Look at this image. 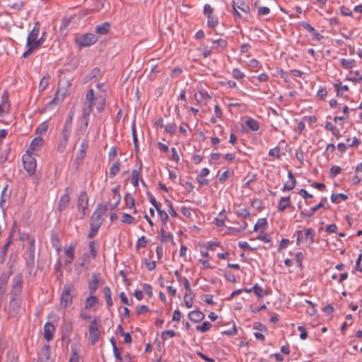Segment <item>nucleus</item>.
Wrapping results in <instances>:
<instances>
[{
  "mask_svg": "<svg viewBox=\"0 0 362 362\" xmlns=\"http://www.w3.org/2000/svg\"><path fill=\"white\" fill-rule=\"evenodd\" d=\"M238 233H240L238 228L229 227L227 228L225 233L231 235H236Z\"/></svg>",
  "mask_w": 362,
  "mask_h": 362,
  "instance_id": "nucleus-56",
  "label": "nucleus"
},
{
  "mask_svg": "<svg viewBox=\"0 0 362 362\" xmlns=\"http://www.w3.org/2000/svg\"><path fill=\"white\" fill-rule=\"evenodd\" d=\"M49 76H45L41 79L40 84H39V90L40 91H43L47 88V86L49 84Z\"/></svg>",
  "mask_w": 362,
  "mask_h": 362,
  "instance_id": "nucleus-37",
  "label": "nucleus"
},
{
  "mask_svg": "<svg viewBox=\"0 0 362 362\" xmlns=\"http://www.w3.org/2000/svg\"><path fill=\"white\" fill-rule=\"evenodd\" d=\"M98 40L95 35L93 33H85L75 37V42L80 47H90L95 44Z\"/></svg>",
  "mask_w": 362,
  "mask_h": 362,
  "instance_id": "nucleus-5",
  "label": "nucleus"
},
{
  "mask_svg": "<svg viewBox=\"0 0 362 362\" xmlns=\"http://www.w3.org/2000/svg\"><path fill=\"white\" fill-rule=\"evenodd\" d=\"M99 320L98 318L93 319L89 325V338L93 344H94L98 339L100 336Z\"/></svg>",
  "mask_w": 362,
  "mask_h": 362,
  "instance_id": "nucleus-8",
  "label": "nucleus"
},
{
  "mask_svg": "<svg viewBox=\"0 0 362 362\" xmlns=\"http://www.w3.org/2000/svg\"><path fill=\"white\" fill-rule=\"evenodd\" d=\"M22 277L21 275H16L12 280V288L11 298H21Z\"/></svg>",
  "mask_w": 362,
  "mask_h": 362,
  "instance_id": "nucleus-7",
  "label": "nucleus"
},
{
  "mask_svg": "<svg viewBox=\"0 0 362 362\" xmlns=\"http://www.w3.org/2000/svg\"><path fill=\"white\" fill-rule=\"evenodd\" d=\"M158 213L161 221L165 224L168 221L169 215L165 211L161 210L160 209H158Z\"/></svg>",
  "mask_w": 362,
  "mask_h": 362,
  "instance_id": "nucleus-40",
  "label": "nucleus"
},
{
  "mask_svg": "<svg viewBox=\"0 0 362 362\" xmlns=\"http://www.w3.org/2000/svg\"><path fill=\"white\" fill-rule=\"evenodd\" d=\"M341 198L342 199H347V197L346 195L342 194V193H339V194H332L331 196V201L333 203H338L339 202V199Z\"/></svg>",
  "mask_w": 362,
  "mask_h": 362,
  "instance_id": "nucleus-41",
  "label": "nucleus"
},
{
  "mask_svg": "<svg viewBox=\"0 0 362 362\" xmlns=\"http://www.w3.org/2000/svg\"><path fill=\"white\" fill-rule=\"evenodd\" d=\"M139 180V173L136 170L132 172V182L134 186H137Z\"/></svg>",
  "mask_w": 362,
  "mask_h": 362,
  "instance_id": "nucleus-62",
  "label": "nucleus"
},
{
  "mask_svg": "<svg viewBox=\"0 0 362 362\" xmlns=\"http://www.w3.org/2000/svg\"><path fill=\"white\" fill-rule=\"evenodd\" d=\"M253 292L258 298H262L266 295H267V291L257 284H255L253 286Z\"/></svg>",
  "mask_w": 362,
  "mask_h": 362,
  "instance_id": "nucleus-26",
  "label": "nucleus"
},
{
  "mask_svg": "<svg viewBox=\"0 0 362 362\" xmlns=\"http://www.w3.org/2000/svg\"><path fill=\"white\" fill-rule=\"evenodd\" d=\"M79 349L76 346H71V353L69 362H79Z\"/></svg>",
  "mask_w": 362,
  "mask_h": 362,
  "instance_id": "nucleus-20",
  "label": "nucleus"
},
{
  "mask_svg": "<svg viewBox=\"0 0 362 362\" xmlns=\"http://www.w3.org/2000/svg\"><path fill=\"white\" fill-rule=\"evenodd\" d=\"M267 224V221L265 218H259L257 220L256 224L254 226L255 230H259L260 229L264 230Z\"/></svg>",
  "mask_w": 362,
  "mask_h": 362,
  "instance_id": "nucleus-30",
  "label": "nucleus"
},
{
  "mask_svg": "<svg viewBox=\"0 0 362 362\" xmlns=\"http://www.w3.org/2000/svg\"><path fill=\"white\" fill-rule=\"evenodd\" d=\"M207 24L210 28H215L218 25V20L214 17H208Z\"/></svg>",
  "mask_w": 362,
  "mask_h": 362,
  "instance_id": "nucleus-51",
  "label": "nucleus"
},
{
  "mask_svg": "<svg viewBox=\"0 0 362 362\" xmlns=\"http://www.w3.org/2000/svg\"><path fill=\"white\" fill-rule=\"evenodd\" d=\"M211 325L209 322H204L201 325L197 326L196 329L200 332H206L210 329Z\"/></svg>",
  "mask_w": 362,
  "mask_h": 362,
  "instance_id": "nucleus-33",
  "label": "nucleus"
},
{
  "mask_svg": "<svg viewBox=\"0 0 362 362\" xmlns=\"http://www.w3.org/2000/svg\"><path fill=\"white\" fill-rule=\"evenodd\" d=\"M165 131L169 134H173L175 131V124L173 123L167 124Z\"/></svg>",
  "mask_w": 362,
  "mask_h": 362,
  "instance_id": "nucleus-61",
  "label": "nucleus"
},
{
  "mask_svg": "<svg viewBox=\"0 0 362 362\" xmlns=\"http://www.w3.org/2000/svg\"><path fill=\"white\" fill-rule=\"evenodd\" d=\"M270 12V10L268 7L261 6L258 8V14L260 16H266L268 15Z\"/></svg>",
  "mask_w": 362,
  "mask_h": 362,
  "instance_id": "nucleus-57",
  "label": "nucleus"
},
{
  "mask_svg": "<svg viewBox=\"0 0 362 362\" xmlns=\"http://www.w3.org/2000/svg\"><path fill=\"white\" fill-rule=\"evenodd\" d=\"M69 137H66V136H62V139L60 140L59 143V145H58V147H57V151H59V152H63L66 147V145H67V142H68V140H69Z\"/></svg>",
  "mask_w": 362,
  "mask_h": 362,
  "instance_id": "nucleus-32",
  "label": "nucleus"
},
{
  "mask_svg": "<svg viewBox=\"0 0 362 362\" xmlns=\"http://www.w3.org/2000/svg\"><path fill=\"white\" fill-rule=\"evenodd\" d=\"M145 264H146V268L149 271L153 270L155 269V267H156V262L154 261H152V260H147V259H146L145 260Z\"/></svg>",
  "mask_w": 362,
  "mask_h": 362,
  "instance_id": "nucleus-60",
  "label": "nucleus"
},
{
  "mask_svg": "<svg viewBox=\"0 0 362 362\" xmlns=\"http://www.w3.org/2000/svg\"><path fill=\"white\" fill-rule=\"evenodd\" d=\"M44 143V139L41 136H36L31 141L30 146L26 152L36 156L42 149Z\"/></svg>",
  "mask_w": 362,
  "mask_h": 362,
  "instance_id": "nucleus-9",
  "label": "nucleus"
},
{
  "mask_svg": "<svg viewBox=\"0 0 362 362\" xmlns=\"http://www.w3.org/2000/svg\"><path fill=\"white\" fill-rule=\"evenodd\" d=\"M10 110V105L8 103V98L6 95L2 97L1 103H0V121L3 119L5 115L8 114Z\"/></svg>",
  "mask_w": 362,
  "mask_h": 362,
  "instance_id": "nucleus-12",
  "label": "nucleus"
},
{
  "mask_svg": "<svg viewBox=\"0 0 362 362\" xmlns=\"http://www.w3.org/2000/svg\"><path fill=\"white\" fill-rule=\"evenodd\" d=\"M188 316L190 320L194 322H199L204 318V314L199 310L191 311Z\"/></svg>",
  "mask_w": 362,
  "mask_h": 362,
  "instance_id": "nucleus-18",
  "label": "nucleus"
},
{
  "mask_svg": "<svg viewBox=\"0 0 362 362\" xmlns=\"http://www.w3.org/2000/svg\"><path fill=\"white\" fill-rule=\"evenodd\" d=\"M71 131V125L65 123L64 125L63 131H62V136L69 137Z\"/></svg>",
  "mask_w": 362,
  "mask_h": 362,
  "instance_id": "nucleus-48",
  "label": "nucleus"
},
{
  "mask_svg": "<svg viewBox=\"0 0 362 362\" xmlns=\"http://www.w3.org/2000/svg\"><path fill=\"white\" fill-rule=\"evenodd\" d=\"M33 156L26 152L22 156L23 168L30 175L35 174L36 170L37 163Z\"/></svg>",
  "mask_w": 362,
  "mask_h": 362,
  "instance_id": "nucleus-4",
  "label": "nucleus"
},
{
  "mask_svg": "<svg viewBox=\"0 0 362 362\" xmlns=\"http://www.w3.org/2000/svg\"><path fill=\"white\" fill-rule=\"evenodd\" d=\"M91 223H95V225H98L100 227L102 223L101 216L99 212L95 211L91 216Z\"/></svg>",
  "mask_w": 362,
  "mask_h": 362,
  "instance_id": "nucleus-35",
  "label": "nucleus"
},
{
  "mask_svg": "<svg viewBox=\"0 0 362 362\" xmlns=\"http://www.w3.org/2000/svg\"><path fill=\"white\" fill-rule=\"evenodd\" d=\"M185 304L187 308H190L193 305V298L191 295L186 293L184 296Z\"/></svg>",
  "mask_w": 362,
  "mask_h": 362,
  "instance_id": "nucleus-42",
  "label": "nucleus"
},
{
  "mask_svg": "<svg viewBox=\"0 0 362 362\" xmlns=\"http://www.w3.org/2000/svg\"><path fill=\"white\" fill-rule=\"evenodd\" d=\"M298 330L300 332V338L302 340L306 339L307 337H308V334H307V332H306L305 327H303V326H298Z\"/></svg>",
  "mask_w": 362,
  "mask_h": 362,
  "instance_id": "nucleus-53",
  "label": "nucleus"
},
{
  "mask_svg": "<svg viewBox=\"0 0 362 362\" xmlns=\"http://www.w3.org/2000/svg\"><path fill=\"white\" fill-rule=\"evenodd\" d=\"M98 287V281L97 276L93 275L90 280L88 288L91 293H94Z\"/></svg>",
  "mask_w": 362,
  "mask_h": 362,
  "instance_id": "nucleus-27",
  "label": "nucleus"
},
{
  "mask_svg": "<svg viewBox=\"0 0 362 362\" xmlns=\"http://www.w3.org/2000/svg\"><path fill=\"white\" fill-rule=\"evenodd\" d=\"M74 288L71 284H66L62 291L60 296V306L65 308L71 305L73 301V292Z\"/></svg>",
  "mask_w": 362,
  "mask_h": 362,
  "instance_id": "nucleus-3",
  "label": "nucleus"
},
{
  "mask_svg": "<svg viewBox=\"0 0 362 362\" xmlns=\"http://www.w3.org/2000/svg\"><path fill=\"white\" fill-rule=\"evenodd\" d=\"M340 12L341 15L345 16H351L352 15V11L345 6H341L340 8Z\"/></svg>",
  "mask_w": 362,
  "mask_h": 362,
  "instance_id": "nucleus-58",
  "label": "nucleus"
},
{
  "mask_svg": "<svg viewBox=\"0 0 362 362\" xmlns=\"http://www.w3.org/2000/svg\"><path fill=\"white\" fill-rule=\"evenodd\" d=\"M223 212L224 211H221L219 214L220 217H217L214 220L215 224L218 227L223 226L224 225L226 217L223 216Z\"/></svg>",
  "mask_w": 362,
  "mask_h": 362,
  "instance_id": "nucleus-39",
  "label": "nucleus"
},
{
  "mask_svg": "<svg viewBox=\"0 0 362 362\" xmlns=\"http://www.w3.org/2000/svg\"><path fill=\"white\" fill-rule=\"evenodd\" d=\"M50 347L48 344L45 345L40 352V359L47 361L49 358Z\"/></svg>",
  "mask_w": 362,
  "mask_h": 362,
  "instance_id": "nucleus-25",
  "label": "nucleus"
},
{
  "mask_svg": "<svg viewBox=\"0 0 362 362\" xmlns=\"http://www.w3.org/2000/svg\"><path fill=\"white\" fill-rule=\"evenodd\" d=\"M341 66L346 69H352L355 64L356 62L353 59H340Z\"/></svg>",
  "mask_w": 362,
  "mask_h": 362,
  "instance_id": "nucleus-24",
  "label": "nucleus"
},
{
  "mask_svg": "<svg viewBox=\"0 0 362 362\" xmlns=\"http://www.w3.org/2000/svg\"><path fill=\"white\" fill-rule=\"evenodd\" d=\"M40 33V23L37 21L35 23V25L33 30L30 32L27 37V41L25 45L26 51L23 53V57H27L30 54L33 53V52L38 47H40L44 42L43 36L45 33L42 34V36L40 38H38V35Z\"/></svg>",
  "mask_w": 362,
  "mask_h": 362,
  "instance_id": "nucleus-1",
  "label": "nucleus"
},
{
  "mask_svg": "<svg viewBox=\"0 0 362 362\" xmlns=\"http://www.w3.org/2000/svg\"><path fill=\"white\" fill-rule=\"evenodd\" d=\"M89 248L91 255L95 257L97 255V250L95 247V243L94 241H92L89 244Z\"/></svg>",
  "mask_w": 362,
  "mask_h": 362,
  "instance_id": "nucleus-59",
  "label": "nucleus"
},
{
  "mask_svg": "<svg viewBox=\"0 0 362 362\" xmlns=\"http://www.w3.org/2000/svg\"><path fill=\"white\" fill-rule=\"evenodd\" d=\"M236 214L238 216H241L243 218H247L250 216V211L245 208L240 209L236 211Z\"/></svg>",
  "mask_w": 362,
  "mask_h": 362,
  "instance_id": "nucleus-46",
  "label": "nucleus"
},
{
  "mask_svg": "<svg viewBox=\"0 0 362 362\" xmlns=\"http://www.w3.org/2000/svg\"><path fill=\"white\" fill-rule=\"evenodd\" d=\"M176 335V333L173 330H165L162 332L161 338L163 341H166L170 338H173Z\"/></svg>",
  "mask_w": 362,
  "mask_h": 362,
  "instance_id": "nucleus-34",
  "label": "nucleus"
},
{
  "mask_svg": "<svg viewBox=\"0 0 362 362\" xmlns=\"http://www.w3.org/2000/svg\"><path fill=\"white\" fill-rule=\"evenodd\" d=\"M213 13V8L209 4H206L204 6V13L208 17H211Z\"/></svg>",
  "mask_w": 362,
  "mask_h": 362,
  "instance_id": "nucleus-52",
  "label": "nucleus"
},
{
  "mask_svg": "<svg viewBox=\"0 0 362 362\" xmlns=\"http://www.w3.org/2000/svg\"><path fill=\"white\" fill-rule=\"evenodd\" d=\"M143 290L149 296H151L153 294L152 286L148 284H144L143 285Z\"/></svg>",
  "mask_w": 362,
  "mask_h": 362,
  "instance_id": "nucleus-63",
  "label": "nucleus"
},
{
  "mask_svg": "<svg viewBox=\"0 0 362 362\" xmlns=\"http://www.w3.org/2000/svg\"><path fill=\"white\" fill-rule=\"evenodd\" d=\"M98 303V298L93 295H90L87 298L85 302L86 309H89Z\"/></svg>",
  "mask_w": 362,
  "mask_h": 362,
  "instance_id": "nucleus-28",
  "label": "nucleus"
},
{
  "mask_svg": "<svg viewBox=\"0 0 362 362\" xmlns=\"http://www.w3.org/2000/svg\"><path fill=\"white\" fill-rule=\"evenodd\" d=\"M69 201L70 197L68 193H65L62 195L58 203V209L59 211L64 210L67 206Z\"/></svg>",
  "mask_w": 362,
  "mask_h": 362,
  "instance_id": "nucleus-19",
  "label": "nucleus"
},
{
  "mask_svg": "<svg viewBox=\"0 0 362 362\" xmlns=\"http://www.w3.org/2000/svg\"><path fill=\"white\" fill-rule=\"evenodd\" d=\"M122 221L124 223L131 224L134 222V218L128 214L122 215Z\"/></svg>",
  "mask_w": 362,
  "mask_h": 362,
  "instance_id": "nucleus-43",
  "label": "nucleus"
},
{
  "mask_svg": "<svg viewBox=\"0 0 362 362\" xmlns=\"http://www.w3.org/2000/svg\"><path fill=\"white\" fill-rule=\"evenodd\" d=\"M21 305V298H11V300L9 303L10 315H16L20 310Z\"/></svg>",
  "mask_w": 362,
  "mask_h": 362,
  "instance_id": "nucleus-11",
  "label": "nucleus"
},
{
  "mask_svg": "<svg viewBox=\"0 0 362 362\" xmlns=\"http://www.w3.org/2000/svg\"><path fill=\"white\" fill-rule=\"evenodd\" d=\"M64 262L66 264H71L74 259V247L73 245H69L64 250Z\"/></svg>",
  "mask_w": 362,
  "mask_h": 362,
  "instance_id": "nucleus-14",
  "label": "nucleus"
},
{
  "mask_svg": "<svg viewBox=\"0 0 362 362\" xmlns=\"http://www.w3.org/2000/svg\"><path fill=\"white\" fill-rule=\"evenodd\" d=\"M47 129H48L47 123L42 122L37 127L35 132L38 135H43L46 133Z\"/></svg>",
  "mask_w": 362,
  "mask_h": 362,
  "instance_id": "nucleus-31",
  "label": "nucleus"
},
{
  "mask_svg": "<svg viewBox=\"0 0 362 362\" xmlns=\"http://www.w3.org/2000/svg\"><path fill=\"white\" fill-rule=\"evenodd\" d=\"M233 76L236 79H241L245 77V74L238 69H233Z\"/></svg>",
  "mask_w": 362,
  "mask_h": 362,
  "instance_id": "nucleus-50",
  "label": "nucleus"
},
{
  "mask_svg": "<svg viewBox=\"0 0 362 362\" xmlns=\"http://www.w3.org/2000/svg\"><path fill=\"white\" fill-rule=\"evenodd\" d=\"M336 88L338 94H342L343 93L347 91L349 89L348 86L342 85L341 83L337 85Z\"/></svg>",
  "mask_w": 362,
  "mask_h": 362,
  "instance_id": "nucleus-55",
  "label": "nucleus"
},
{
  "mask_svg": "<svg viewBox=\"0 0 362 362\" xmlns=\"http://www.w3.org/2000/svg\"><path fill=\"white\" fill-rule=\"evenodd\" d=\"M99 226L98 225H95V223H90V230L88 233V237L90 238L94 237L98 230Z\"/></svg>",
  "mask_w": 362,
  "mask_h": 362,
  "instance_id": "nucleus-45",
  "label": "nucleus"
},
{
  "mask_svg": "<svg viewBox=\"0 0 362 362\" xmlns=\"http://www.w3.org/2000/svg\"><path fill=\"white\" fill-rule=\"evenodd\" d=\"M110 29V24L108 23H103L98 25L95 28V32L99 35H105L107 33Z\"/></svg>",
  "mask_w": 362,
  "mask_h": 362,
  "instance_id": "nucleus-23",
  "label": "nucleus"
},
{
  "mask_svg": "<svg viewBox=\"0 0 362 362\" xmlns=\"http://www.w3.org/2000/svg\"><path fill=\"white\" fill-rule=\"evenodd\" d=\"M300 25L303 28H304L305 30H307L310 33L314 32L315 30L311 25H310L309 23H306V22H302V23H300Z\"/></svg>",
  "mask_w": 362,
  "mask_h": 362,
  "instance_id": "nucleus-64",
  "label": "nucleus"
},
{
  "mask_svg": "<svg viewBox=\"0 0 362 362\" xmlns=\"http://www.w3.org/2000/svg\"><path fill=\"white\" fill-rule=\"evenodd\" d=\"M303 239L305 243H307L308 246L311 245L313 243V230L312 228H308L305 230V234Z\"/></svg>",
  "mask_w": 362,
  "mask_h": 362,
  "instance_id": "nucleus-21",
  "label": "nucleus"
},
{
  "mask_svg": "<svg viewBox=\"0 0 362 362\" xmlns=\"http://www.w3.org/2000/svg\"><path fill=\"white\" fill-rule=\"evenodd\" d=\"M85 103L88 105V107L84 109H90V112L93 107L100 112L103 111L105 105V94L103 92L95 93L93 89H90L86 95Z\"/></svg>",
  "mask_w": 362,
  "mask_h": 362,
  "instance_id": "nucleus-2",
  "label": "nucleus"
},
{
  "mask_svg": "<svg viewBox=\"0 0 362 362\" xmlns=\"http://www.w3.org/2000/svg\"><path fill=\"white\" fill-rule=\"evenodd\" d=\"M216 47L225 48L227 46V42L224 39H218L213 41Z\"/></svg>",
  "mask_w": 362,
  "mask_h": 362,
  "instance_id": "nucleus-49",
  "label": "nucleus"
},
{
  "mask_svg": "<svg viewBox=\"0 0 362 362\" xmlns=\"http://www.w3.org/2000/svg\"><path fill=\"white\" fill-rule=\"evenodd\" d=\"M291 206L290 197H283L280 199L278 204V211H283Z\"/></svg>",
  "mask_w": 362,
  "mask_h": 362,
  "instance_id": "nucleus-17",
  "label": "nucleus"
},
{
  "mask_svg": "<svg viewBox=\"0 0 362 362\" xmlns=\"http://www.w3.org/2000/svg\"><path fill=\"white\" fill-rule=\"evenodd\" d=\"M326 198H323L321 202L317 204V205H315V206H313L311 209H310V213L308 214V216H312L313 215V214L317 211L319 209L322 208L324 206V203L326 201Z\"/></svg>",
  "mask_w": 362,
  "mask_h": 362,
  "instance_id": "nucleus-36",
  "label": "nucleus"
},
{
  "mask_svg": "<svg viewBox=\"0 0 362 362\" xmlns=\"http://www.w3.org/2000/svg\"><path fill=\"white\" fill-rule=\"evenodd\" d=\"M88 199L85 192H80L77 201L78 210L82 213V216H84L86 214V209L88 207Z\"/></svg>",
  "mask_w": 362,
  "mask_h": 362,
  "instance_id": "nucleus-10",
  "label": "nucleus"
},
{
  "mask_svg": "<svg viewBox=\"0 0 362 362\" xmlns=\"http://www.w3.org/2000/svg\"><path fill=\"white\" fill-rule=\"evenodd\" d=\"M104 293H105V298L107 300V303L109 305H112V299H111V292H110V289L109 287H105L104 288Z\"/></svg>",
  "mask_w": 362,
  "mask_h": 362,
  "instance_id": "nucleus-47",
  "label": "nucleus"
},
{
  "mask_svg": "<svg viewBox=\"0 0 362 362\" xmlns=\"http://www.w3.org/2000/svg\"><path fill=\"white\" fill-rule=\"evenodd\" d=\"M288 180H287L284 184L282 188V191L291 190L296 186V180L293 175V173L291 171H288Z\"/></svg>",
  "mask_w": 362,
  "mask_h": 362,
  "instance_id": "nucleus-16",
  "label": "nucleus"
},
{
  "mask_svg": "<svg viewBox=\"0 0 362 362\" xmlns=\"http://www.w3.org/2000/svg\"><path fill=\"white\" fill-rule=\"evenodd\" d=\"M245 124L248 129H250V130L254 131V132L257 131L259 128L257 121L251 117L247 118L245 120Z\"/></svg>",
  "mask_w": 362,
  "mask_h": 362,
  "instance_id": "nucleus-22",
  "label": "nucleus"
},
{
  "mask_svg": "<svg viewBox=\"0 0 362 362\" xmlns=\"http://www.w3.org/2000/svg\"><path fill=\"white\" fill-rule=\"evenodd\" d=\"M233 14L236 18L241 17V12L247 14L250 12V7L243 0H233L232 3Z\"/></svg>",
  "mask_w": 362,
  "mask_h": 362,
  "instance_id": "nucleus-6",
  "label": "nucleus"
},
{
  "mask_svg": "<svg viewBox=\"0 0 362 362\" xmlns=\"http://www.w3.org/2000/svg\"><path fill=\"white\" fill-rule=\"evenodd\" d=\"M90 115V109H83V115H82V119L83 121V124L79 127L78 131L80 134H84L86 132V129L88 125V117Z\"/></svg>",
  "mask_w": 362,
  "mask_h": 362,
  "instance_id": "nucleus-13",
  "label": "nucleus"
},
{
  "mask_svg": "<svg viewBox=\"0 0 362 362\" xmlns=\"http://www.w3.org/2000/svg\"><path fill=\"white\" fill-rule=\"evenodd\" d=\"M120 169V163L119 161H115L110 168V177H114L119 171Z\"/></svg>",
  "mask_w": 362,
  "mask_h": 362,
  "instance_id": "nucleus-29",
  "label": "nucleus"
},
{
  "mask_svg": "<svg viewBox=\"0 0 362 362\" xmlns=\"http://www.w3.org/2000/svg\"><path fill=\"white\" fill-rule=\"evenodd\" d=\"M125 202L129 209H132L134 207L135 203H134V199L131 194H127L125 196Z\"/></svg>",
  "mask_w": 362,
  "mask_h": 362,
  "instance_id": "nucleus-38",
  "label": "nucleus"
},
{
  "mask_svg": "<svg viewBox=\"0 0 362 362\" xmlns=\"http://www.w3.org/2000/svg\"><path fill=\"white\" fill-rule=\"evenodd\" d=\"M269 156L280 158L281 154H280V148L279 147H275L269 150Z\"/></svg>",
  "mask_w": 362,
  "mask_h": 362,
  "instance_id": "nucleus-44",
  "label": "nucleus"
},
{
  "mask_svg": "<svg viewBox=\"0 0 362 362\" xmlns=\"http://www.w3.org/2000/svg\"><path fill=\"white\" fill-rule=\"evenodd\" d=\"M119 298L122 302L126 305H130L132 300L129 301L127 296L124 293V292H121L119 294Z\"/></svg>",
  "mask_w": 362,
  "mask_h": 362,
  "instance_id": "nucleus-54",
  "label": "nucleus"
},
{
  "mask_svg": "<svg viewBox=\"0 0 362 362\" xmlns=\"http://www.w3.org/2000/svg\"><path fill=\"white\" fill-rule=\"evenodd\" d=\"M55 327L54 326L49 323L47 322L44 326V336L45 339L49 341L53 337V334L54 332Z\"/></svg>",
  "mask_w": 362,
  "mask_h": 362,
  "instance_id": "nucleus-15",
  "label": "nucleus"
}]
</instances>
